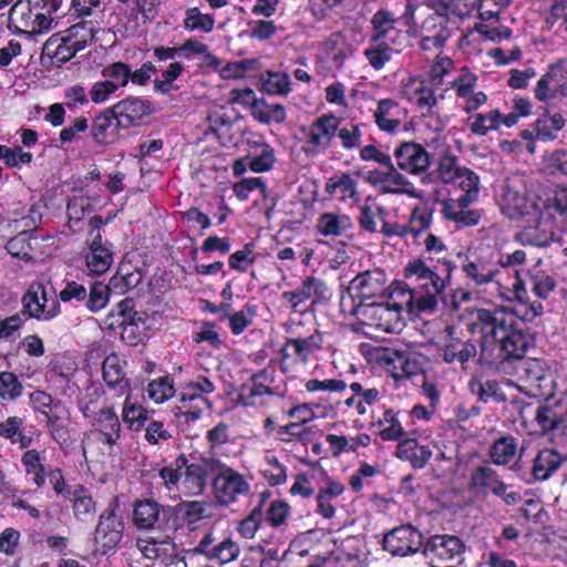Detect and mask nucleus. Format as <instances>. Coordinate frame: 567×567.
I'll return each instance as SVG.
<instances>
[{
    "label": "nucleus",
    "instance_id": "f257e3e1",
    "mask_svg": "<svg viewBox=\"0 0 567 567\" xmlns=\"http://www.w3.org/2000/svg\"><path fill=\"white\" fill-rule=\"evenodd\" d=\"M470 329L481 334L477 363L483 367L498 368L504 362L523 360L529 347L528 337L505 308L477 309Z\"/></svg>",
    "mask_w": 567,
    "mask_h": 567
},
{
    "label": "nucleus",
    "instance_id": "f03ea898",
    "mask_svg": "<svg viewBox=\"0 0 567 567\" xmlns=\"http://www.w3.org/2000/svg\"><path fill=\"white\" fill-rule=\"evenodd\" d=\"M445 266H434L431 259H413L404 268V276L415 286L410 292V303L420 312H433L446 286Z\"/></svg>",
    "mask_w": 567,
    "mask_h": 567
},
{
    "label": "nucleus",
    "instance_id": "7ed1b4c3",
    "mask_svg": "<svg viewBox=\"0 0 567 567\" xmlns=\"http://www.w3.org/2000/svg\"><path fill=\"white\" fill-rule=\"evenodd\" d=\"M133 522L138 529H157L162 533L176 532L175 509L151 498L135 502Z\"/></svg>",
    "mask_w": 567,
    "mask_h": 567
},
{
    "label": "nucleus",
    "instance_id": "20e7f679",
    "mask_svg": "<svg viewBox=\"0 0 567 567\" xmlns=\"http://www.w3.org/2000/svg\"><path fill=\"white\" fill-rule=\"evenodd\" d=\"M94 38L93 29L84 23H76L68 29V34L62 38L53 37L47 40L43 52L55 59L59 64L69 62L78 52L83 51Z\"/></svg>",
    "mask_w": 567,
    "mask_h": 567
},
{
    "label": "nucleus",
    "instance_id": "39448f33",
    "mask_svg": "<svg viewBox=\"0 0 567 567\" xmlns=\"http://www.w3.org/2000/svg\"><path fill=\"white\" fill-rule=\"evenodd\" d=\"M431 567H456L464 560L465 545L454 535H433L423 546Z\"/></svg>",
    "mask_w": 567,
    "mask_h": 567
},
{
    "label": "nucleus",
    "instance_id": "423d86ee",
    "mask_svg": "<svg viewBox=\"0 0 567 567\" xmlns=\"http://www.w3.org/2000/svg\"><path fill=\"white\" fill-rule=\"evenodd\" d=\"M501 208L503 214L511 219L537 216L539 212L535 198L527 194L525 186L511 181L504 186Z\"/></svg>",
    "mask_w": 567,
    "mask_h": 567
},
{
    "label": "nucleus",
    "instance_id": "0eeeda50",
    "mask_svg": "<svg viewBox=\"0 0 567 567\" xmlns=\"http://www.w3.org/2000/svg\"><path fill=\"white\" fill-rule=\"evenodd\" d=\"M214 391V383L207 377L199 375L184 388L181 393L183 405L178 409L187 420H196L205 409H212V402L206 398V394Z\"/></svg>",
    "mask_w": 567,
    "mask_h": 567
},
{
    "label": "nucleus",
    "instance_id": "6e6552de",
    "mask_svg": "<svg viewBox=\"0 0 567 567\" xmlns=\"http://www.w3.org/2000/svg\"><path fill=\"white\" fill-rule=\"evenodd\" d=\"M22 313L38 320H50L60 312V303L52 299L49 303L48 292L42 282H32L22 296Z\"/></svg>",
    "mask_w": 567,
    "mask_h": 567
},
{
    "label": "nucleus",
    "instance_id": "1a4fd4ad",
    "mask_svg": "<svg viewBox=\"0 0 567 567\" xmlns=\"http://www.w3.org/2000/svg\"><path fill=\"white\" fill-rule=\"evenodd\" d=\"M534 93L540 102L567 96V70L563 60L549 65L547 72L538 80Z\"/></svg>",
    "mask_w": 567,
    "mask_h": 567
},
{
    "label": "nucleus",
    "instance_id": "9d476101",
    "mask_svg": "<svg viewBox=\"0 0 567 567\" xmlns=\"http://www.w3.org/2000/svg\"><path fill=\"white\" fill-rule=\"evenodd\" d=\"M422 547V534L411 525L393 528L383 537V548L393 556H408Z\"/></svg>",
    "mask_w": 567,
    "mask_h": 567
},
{
    "label": "nucleus",
    "instance_id": "9b49d317",
    "mask_svg": "<svg viewBox=\"0 0 567 567\" xmlns=\"http://www.w3.org/2000/svg\"><path fill=\"white\" fill-rule=\"evenodd\" d=\"M213 485L218 501L226 505L235 503L239 496L247 495L250 489L249 483L231 467L225 468L219 476H215Z\"/></svg>",
    "mask_w": 567,
    "mask_h": 567
},
{
    "label": "nucleus",
    "instance_id": "f8f14e48",
    "mask_svg": "<svg viewBox=\"0 0 567 567\" xmlns=\"http://www.w3.org/2000/svg\"><path fill=\"white\" fill-rule=\"evenodd\" d=\"M123 529L124 525L115 515L114 509L102 513L94 536L96 550L105 555L113 549L122 539Z\"/></svg>",
    "mask_w": 567,
    "mask_h": 567
},
{
    "label": "nucleus",
    "instance_id": "ddd939ff",
    "mask_svg": "<svg viewBox=\"0 0 567 567\" xmlns=\"http://www.w3.org/2000/svg\"><path fill=\"white\" fill-rule=\"evenodd\" d=\"M117 116V125L122 128L138 126L141 121L154 112V107L148 100L128 96L118 101L113 106Z\"/></svg>",
    "mask_w": 567,
    "mask_h": 567
},
{
    "label": "nucleus",
    "instance_id": "4468645a",
    "mask_svg": "<svg viewBox=\"0 0 567 567\" xmlns=\"http://www.w3.org/2000/svg\"><path fill=\"white\" fill-rule=\"evenodd\" d=\"M9 25L17 34L33 37L45 32L30 0H18L10 9Z\"/></svg>",
    "mask_w": 567,
    "mask_h": 567
},
{
    "label": "nucleus",
    "instance_id": "2eb2a0df",
    "mask_svg": "<svg viewBox=\"0 0 567 567\" xmlns=\"http://www.w3.org/2000/svg\"><path fill=\"white\" fill-rule=\"evenodd\" d=\"M398 167L409 174L420 175L430 166V155L425 148L414 142L402 143L394 152Z\"/></svg>",
    "mask_w": 567,
    "mask_h": 567
},
{
    "label": "nucleus",
    "instance_id": "dca6fc26",
    "mask_svg": "<svg viewBox=\"0 0 567 567\" xmlns=\"http://www.w3.org/2000/svg\"><path fill=\"white\" fill-rule=\"evenodd\" d=\"M136 547L146 559L166 563L177 556V545L167 533L162 538H138Z\"/></svg>",
    "mask_w": 567,
    "mask_h": 567
},
{
    "label": "nucleus",
    "instance_id": "f3484780",
    "mask_svg": "<svg viewBox=\"0 0 567 567\" xmlns=\"http://www.w3.org/2000/svg\"><path fill=\"white\" fill-rule=\"evenodd\" d=\"M385 276L380 270H367L359 274L350 284V291L353 297H359L361 301L381 296L384 291Z\"/></svg>",
    "mask_w": 567,
    "mask_h": 567
},
{
    "label": "nucleus",
    "instance_id": "a211bd4d",
    "mask_svg": "<svg viewBox=\"0 0 567 567\" xmlns=\"http://www.w3.org/2000/svg\"><path fill=\"white\" fill-rule=\"evenodd\" d=\"M117 116L110 106L96 115L91 126V135L97 144H112L118 138Z\"/></svg>",
    "mask_w": 567,
    "mask_h": 567
},
{
    "label": "nucleus",
    "instance_id": "6ab92c4d",
    "mask_svg": "<svg viewBox=\"0 0 567 567\" xmlns=\"http://www.w3.org/2000/svg\"><path fill=\"white\" fill-rule=\"evenodd\" d=\"M340 122L341 120L333 114L319 116L310 125L308 142L316 147L329 148L339 128Z\"/></svg>",
    "mask_w": 567,
    "mask_h": 567
},
{
    "label": "nucleus",
    "instance_id": "aec40b11",
    "mask_svg": "<svg viewBox=\"0 0 567 567\" xmlns=\"http://www.w3.org/2000/svg\"><path fill=\"white\" fill-rule=\"evenodd\" d=\"M113 264V254L111 249L102 243L101 233L95 234L90 244V250L86 254V266L89 270L96 275L105 274Z\"/></svg>",
    "mask_w": 567,
    "mask_h": 567
},
{
    "label": "nucleus",
    "instance_id": "412c9836",
    "mask_svg": "<svg viewBox=\"0 0 567 567\" xmlns=\"http://www.w3.org/2000/svg\"><path fill=\"white\" fill-rule=\"evenodd\" d=\"M395 455L410 462L413 468H423L432 457V451L429 446L420 445L414 439H405L399 442Z\"/></svg>",
    "mask_w": 567,
    "mask_h": 567
},
{
    "label": "nucleus",
    "instance_id": "4be33fe9",
    "mask_svg": "<svg viewBox=\"0 0 567 567\" xmlns=\"http://www.w3.org/2000/svg\"><path fill=\"white\" fill-rule=\"evenodd\" d=\"M471 486L485 493L491 491L501 496L507 491V485L498 480L496 471L488 464L476 467L471 475Z\"/></svg>",
    "mask_w": 567,
    "mask_h": 567
},
{
    "label": "nucleus",
    "instance_id": "5701e85b",
    "mask_svg": "<svg viewBox=\"0 0 567 567\" xmlns=\"http://www.w3.org/2000/svg\"><path fill=\"white\" fill-rule=\"evenodd\" d=\"M395 23L396 19L391 11L385 9L378 10L371 19L373 28L371 41L381 42L389 39L392 43H395V37H400L401 34L395 28Z\"/></svg>",
    "mask_w": 567,
    "mask_h": 567
},
{
    "label": "nucleus",
    "instance_id": "b1692460",
    "mask_svg": "<svg viewBox=\"0 0 567 567\" xmlns=\"http://www.w3.org/2000/svg\"><path fill=\"white\" fill-rule=\"evenodd\" d=\"M124 364L125 362H122L115 353L107 355L102 364L103 380L105 383L112 389L118 388L123 393L130 391V382L125 379V372L123 370Z\"/></svg>",
    "mask_w": 567,
    "mask_h": 567
},
{
    "label": "nucleus",
    "instance_id": "393cba45",
    "mask_svg": "<svg viewBox=\"0 0 567 567\" xmlns=\"http://www.w3.org/2000/svg\"><path fill=\"white\" fill-rule=\"evenodd\" d=\"M477 354L476 346L467 340L452 338L442 349V359L446 363L460 362L463 367Z\"/></svg>",
    "mask_w": 567,
    "mask_h": 567
},
{
    "label": "nucleus",
    "instance_id": "a878e982",
    "mask_svg": "<svg viewBox=\"0 0 567 567\" xmlns=\"http://www.w3.org/2000/svg\"><path fill=\"white\" fill-rule=\"evenodd\" d=\"M352 227V220L346 214L324 213L317 223V228L323 236H342L351 230Z\"/></svg>",
    "mask_w": 567,
    "mask_h": 567
},
{
    "label": "nucleus",
    "instance_id": "bb28decb",
    "mask_svg": "<svg viewBox=\"0 0 567 567\" xmlns=\"http://www.w3.org/2000/svg\"><path fill=\"white\" fill-rule=\"evenodd\" d=\"M440 19L439 16L433 14L429 17L425 22L422 25V29L425 32H431V29H435L432 34L423 35L421 39V48L423 50H431L433 48L441 49L443 48L445 41L450 37V30L441 22L436 23V21Z\"/></svg>",
    "mask_w": 567,
    "mask_h": 567
},
{
    "label": "nucleus",
    "instance_id": "cd10ccee",
    "mask_svg": "<svg viewBox=\"0 0 567 567\" xmlns=\"http://www.w3.org/2000/svg\"><path fill=\"white\" fill-rule=\"evenodd\" d=\"M563 458L556 450L545 449L534 460L533 475L538 481L547 480L561 465Z\"/></svg>",
    "mask_w": 567,
    "mask_h": 567
},
{
    "label": "nucleus",
    "instance_id": "c85d7f7f",
    "mask_svg": "<svg viewBox=\"0 0 567 567\" xmlns=\"http://www.w3.org/2000/svg\"><path fill=\"white\" fill-rule=\"evenodd\" d=\"M287 348L293 349V354L303 363L309 360L310 354L321 348V338L317 334L307 338L288 339L282 349V359L288 357Z\"/></svg>",
    "mask_w": 567,
    "mask_h": 567
},
{
    "label": "nucleus",
    "instance_id": "c756f323",
    "mask_svg": "<svg viewBox=\"0 0 567 567\" xmlns=\"http://www.w3.org/2000/svg\"><path fill=\"white\" fill-rule=\"evenodd\" d=\"M565 125V120L559 113L549 115L547 110L534 123L536 137L543 141H553L556 138V132Z\"/></svg>",
    "mask_w": 567,
    "mask_h": 567
},
{
    "label": "nucleus",
    "instance_id": "7c9ffc66",
    "mask_svg": "<svg viewBox=\"0 0 567 567\" xmlns=\"http://www.w3.org/2000/svg\"><path fill=\"white\" fill-rule=\"evenodd\" d=\"M175 509L176 514V530L181 527V516L183 520L192 527L200 519L206 517L207 507L204 503L192 501V502H183L176 506H172Z\"/></svg>",
    "mask_w": 567,
    "mask_h": 567
},
{
    "label": "nucleus",
    "instance_id": "2f4dec72",
    "mask_svg": "<svg viewBox=\"0 0 567 567\" xmlns=\"http://www.w3.org/2000/svg\"><path fill=\"white\" fill-rule=\"evenodd\" d=\"M34 11H37L40 23L45 30L50 31L53 28L55 19L60 18L59 12L62 8L63 0H30Z\"/></svg>",
    "mask_w": 567,
    "mask_h": 567
},
{
    "label": "nucleus",
    "instance_id": "473e14b6",
    "mask_svg": "<svg viewBox=\"0 0 567 567\" xmlns=\"http://www.w3.org/2000/svg\"><path fill=\"white\" fill-rule=\"evenodd\" d=\"M379 182L382 183V192L385 194L405 193V187L410 185L408 178L402 175L393 165L385 171L379 172Z\"/></svg>",
    "mask_w": 567,
    "mask_h": 567
},
{
    "label": "nucleus",
    "instance_id": "72a5a7b5",
    "mask_svg": "<svg viewBox=\"0 0 567 567\" xmlns=\"http://www.w3.org/2000/svg\"><path fill=\"white\" fill-rule=\"evenodd\" d=\"M470 389L484 403L489 401L502 403L506 401L505 393L502 391L499 384L494 380H487L485 382L472 380L470 381Z\"/></svg>",
    "mask_w": 567,
    "mask_h": 567
},
{
    "label": "nucleus",
    "instance_id": "f704fd0d",
    "mask_svg": "<svg viewBox=\"0 0 567 567\" xmlns=\"http://www.w3.org/2000/svg\"><path fill=\"white\" fill-rule=\"evenodd\" d=\"M396 106L398 104L391 99L379 101L378 109L374 112V118L380 130L392 133L399 127L400 120L392 117V111Z\"/></svg>",
    "mask_w": 567,
    "mask_h": 567
},
{
    "label": "nucleus",
    "instance_id": "c9c22d12",
    "mask_svg": "<svg viewBox=\"0 0 567 567\" xmlns=\"http://www.w3.org/2000/svg\"><path fill=\"white\" fill-rule=\"evenodd\" d=\"M516 454V443L513 436H502L491 446L489 455L494 464L506 465Z\"/></svg>",
    "mask_w": 567,
    "mask_h": 567
},
{
    "label": "nucleus",
    "instance_id": "e433bc0d",
    "mask_svg": "<svg viewBox=\"0 0 567 567\" xmlns=\"http://www.w3.org/2000/svg\"><path fill=\"white\" fill-rule=\"evenodd\" d=\"M535 421L540 430L545 432L554 431L564 422L563 415L558 412L556 405L540 404L535 412Z\"/></svg>",
    "mask_w": 567,
    "mask_h": 567
},
{
    "label": "nucleus",
    "instance_id": "4c0bfd02",
    "mask_svg": "<svg viewBox=\"0 0 567 567\" xmlns=\"http://www.w3.org/2000/svg\"><path fill=\"white\" fill-rule=\"evenodd\" d=\"M370 198H367L360 208L359 224L365 231L373 233L377 230L378 221H383L388 212L383 206H375L369 204Z\"/></svg>",
    "mask_w": 567,
    "mask_h": 567
},
{
    "label": "nucleus",
    "instance_id": "58836bf2",
    "mask_svg": "<svg viewBox=\"0 0 567 567\" xmlns=\"http://www.w3.org/2000/svg\"><path fill=\"white\" fill-rule=\"evenodd\" d=\"M104 441L113 445L120 437L121 423L112 409L102 410L97 419Z\"/></svg>",
    "mask_w": 567,
    "mask_h": 567
},
{
    "label": "nucleus",
    "instance_id": "ea45409f",
    "mask_svg": "<svg viewBox=\"0 0 567 567\" xmlns=\"http://www.w3.org/2000/svg\"><path fill=\"white\" fill-rule=\"evenodd\" d=\"M324 189L329 195L339 193L342 197L350 198L358 194L355 181L347 173L330 177L326 183Z\"/></svg>",
    "mask_w": 567,
    "mask_h": 567
},
{
    "label": "nucleus",
    "instance_id": "a19ab883",
    "mask_svg": "<svg viewBox=\"0 0 567 567\" xmlns=\"http://www.w3.org/2000/svg\"><path fill=\"white\" fill-rule=\"evenodd\" d=\"M101 74L106 81L113 82L118 90L127 85L130 76H132V69L128 64L118 61L104 65Z\"/></svg>",
    "mask_w": 567,
    "mask_h": 567
},
{
    "label": "nucleus",
    "instance_id": "79ce46f5",
    "mask_svg": "<svg viewBox=\"0 0 567 567\" xmlns=\"http://www.w3.org/2000/svg\"><path fill=\"white\" fill-rule=\"evenodd\" d=\"M442 213L446 219L454 221L458 227L475 226L481 220V213L477 209H456L453 206H443Z\"/></svg>",
    "mask_w": 567,
    "mask_h": 567
},
{
    "label": "nucleus",
    "instance_id": "37998d69",
    "mask_svg": "<svg viewBox=\"0 0 567 567\" xmlns=\"http://www.w3.org/2000/svg\"><path fill=\"white\" fill-rule=\"evenodd\" d=\"M215 20L210 14L202 13L198 8H189L186 10L184 27L190 31H202L205 33L214 29Z\"/></svg>",
    "mask_w": 567,
    "mask_h": 567
},
{
    "label": "nucleus",
    "instance_id": "c03bdc74",
    "mask_svg": "<svg viewBox=\"0 0 567 567\" xmlns=\"http://www.w3.org/2000/svg\"><path fill=\"white\" fill-rule=\"evenodd\" d=\"M240 547L231 538H225L209 550V559H215L220 564H228L239 557Z\"/></svg>",
    "mask_w": 567,
    "mask_h": 567
},
{
    "label": "nucleus",
    "instance_id": "a18cd8bd",
    "mask_svg": "<svg viewBox=\"0 0 567 567\" xmlns=\"http://www.w3.org/2000/svg\"><path fill=\"white\" fill-rule=\"evenodd\" d=\"M184 475L185 480L182 482V485L185 493L196 495L204 491L207 477L204 475L200 466H197L196 463L188 465Z\"/></svg>",
    "mask_w": 567,
    "mask_h": 567
},
{
    "label": "nucleus",
    "instance_id": "49530a36",
    "mask_svg": "<svg viewBox=\"0 0 567 567\" xmlns=\"http://www.w3.org/2000/svg\"><path fill=\"white\" fill-rule=\"evenodd\" d=\"M262 90L268 94L286 95L290 92V78L287 73L268 71L262 78Z\"/></svg>",
    "mask_w": 567,
    "mask_h": 567
},
{
    "label": "nucleus",
    "instance_id": "de8ad7c7",
    "mask_svg": "<svg viewBox=\"0 0 567 567\" xmlns=\"http://www.w3.org/2000/svg\"><path fill=\"white\" fill-rule=\"evenodd\" d=\"M374 43L365 49L364 55L374 70H381L391 60L393 50L386 41Z\"/></svg>",
    "mask_w": 567,
    "mask_h": 567
},
{
    "label": "nucleus",
    "instance_id": "09e8293b",
    "mask_svg": "<svg viewBox=\"0 0 567 567\" xmlns=\"http://www.w3.org/2000/svg\"><path fill=\"white\" fill-rule=\"evenodd\" d=\"M73 511L76 518L90 520L95 514V503L90 495L81 488L73 492Z\"/></svg>",
    "mask_w": 567,
    "mask_h": 567
},
{
    "label": "nucleus",
    "instance_id": "8fccbe9b",
    "mask_svg": "<svg viewBox=\"0 0 567 567\" xmlns=\"http://www.w3.org/2000/svg\"><path fill=\"white\" fill-rule=\"evenodd\" d=\"M257 315V308L254 305H246L241 310L229 316V327L234 334H240L249 327Z\"/></svg>",
    "mask_w": 567,
    "mask_h": 567
},
{
    "label": "nucleus",
    "instance_id": "3c124183",
    "mask_svg": "<svg viewBox=\"0 0 567 567\" xmlns=\"http://www.w3.org/2000/svg\"><path fill=\"white\" fill-rule=\"evenodd\" d=\"M501 118L502 114L498 110L486 114H477L471 125V130L473 133L485 135L488 131L499 127Z\"/></svg>",
    "mask_w": 567,
    "mask_h": 567
},
{
    "label": "nucleus",
    "instance_id": "603ef678",
    "mask_svg": "<svg viewBox=\"0 0 567 567\" xmlns=\"http://www.w3.org/2000/svg\"><path fill=\"white\" fill-rule=\"evenodd\" d=\"M326 284L316 277H307L301 286L296 289L300 303L311 299L312 297H321L326 292Z\"/></svg>",
    "mask_w": 567,
    "mask_h": 567
},
{
    "label": "nucleus",
    "instance_id": "864d4df0",
    "mask_svg": "<svg viewBox=\"0 0 567 567\" xmlns=\"http://www.w3.org/2000/svg\"><path fill=\"white\" fill-rule=\"evenodd\" d=\"M254 243H247L241 250H237L229 256V266L240 272H245L250 265L255 262Z\"/></svg>",
    "mask_w": 567,
    "mask_h": 567
},
{
    "label": "nucleus",
    "instance_id": "5fc2aeb1",
    "mask_svg": "<svg viewBox=\"0 0 567 567\" xmlns=\"http://www.w3.org/2000/svg\"><path fill=\"white\" fill-rule=\"evenodd\" d=\"M262 522V511L260 505L255 507L250 514L241 519L238 525V533L246 539L255 537L256 532L260 527Z\"/></svg>",
    "mask_w": 567,
    "mask_h": 567
},
{
    "label": "nucleus",
    "instance_id": "6e6d98bb",
    "mask_svg": "<svg viewBox=\"0 0 567 567\" xmlns=\"http://www.w3.org/2000/svg\"><path fill=\"white\" fill-rule=\"evenodd\" d=\"M111 288L103 282H94L91 285L86 307L91 311H99L105 307L109 300Z\"/></svg>",
    "mask_w": 567,
    "mask_h": 567
},
{
    "label": "nucleus",
    "instance_id": "4d7b16f0",
    "mask_svg": "<svg viewBox=\"0 0 567 567\" xmlns=\"http://www.w3.org/2000/svg\"><path fill=\"white\" fill-rule=\"evenodd\" d=\"M379 424L381 426L389 424L388 426H384L380 432V436L384 441L398 440L403 434V427L396 420L392 410H386L384 412L383 419L379 421Z\"/></svg>",
    "mask_w": 567,
    "mask_h": 567
},
{
    "label": "nucleus",
    "instance_id": "13d9d810",
    "mask_svg": "<svg viewBox=\"0 0 567 567\" xmlns=\"http://www.w3.org/2000/svg\"><path fill=\"white\" fill-rule=\"evenodd\" d=\"M463 167L457 165V158L453 155H444L439 163V175L444 183L457 181Z\"/></svg>",
    "mask_w": 567,
    "mask_h": 567
},
{
    "label": "nucleus",
    "instance_id": "bf43d9fd",
    "mask_svg": "<svg viewBox=\"0 0 567 567\" xmlns=\"http://www.w3.org/2000/svg\"><path fill=\"white\" fill-rule=\"evenodd\" d=\"M22 392V384L12 372L0 373V395L7 400L18 398Z\"/></svg>",
    "mask_w": 567,
    "mask_h": 567
},
{
    "label": "nucleus",
    "instance_id": "052dcab7",
    "mask_svg": "<svg viewBox=\"0 0 567 567\" xmlns=\"http://www.w3.org/2000/svg\"><path fill=\"white\" fill-rule=\"evenodd\" d=\"M533 291L539 299H547L549 293L554 291L556 282L554 278L544 272H537L530 276Z\"/></svg>",
    "mask_w": 567,
    "mask_h": 567
},
{
    "label": "nucleus",
    "instance_id": "680f3d73",
    "mask_svg": "<svg viewBox=\"0 0 567 567\" xmlns=\"http://www.w3.org/2000/svg\"><path fill=\"white\" fill-rule=\"evenodd\" d=\"M147 392L151 399L161 403L174 395V386L167 379H159L148 384Z\"/></svg>",
    "mask_w": 567,
    "mask_h": 567
},
{
    "label": "nucleus",
    "instance_id": "e2e57ef3",
    "mask_svg": "<svg viewBox=\"0 0 567 567\" xmlns=\"http://www.w3.org/2000/svg\"><path fill=\"white\" fill-rule=\"evenodd\" d=\"M30 233L21 231L16 237L7 243V250L10 255L19 258H24L29 255L30 250Z\"/></svg>",
    "mask_w": 567,
    "mask_h": 567
},
{
    "label": "nucleus",
    "instance_id": "0e129e2a",
    "mask_svg": "<svg viewBox=\"0 0 567 567\" xmlns=\"http://www.w3.org/2000/svg\"><path fill=\"white\" fill-rule=\"evenodd\" d=\"M255 189H259L262 195H265L267 190L266 185L260 177L244 178L234 185V193L241 200L247 199L248 194Z\"/></svg>",
    "mask_w": 567,
    "mask_h": 567
},
{
    "label": "nucleus",
    "instance_id": "69168bd1",
    "mask_svg": "<svg viewBox=\"0 0 567 567\" xmlns=\"http://www.w3.org/2000/svg\"><path fill=\"white\" fill-rule=\"evenodd\" d=\"M123 420L130 427L138 431L147 421V413L142 406L125 405L123 410Z\"/></svg>",
    "mask_w": 567,
    "mask_h": 567
},
{
    "label": "nucleus",
    "instance_id": "338daca9",
    "mask_svg": "<svg viewBox=\"0 0 567 567\" xmlns=\"http://www.w3.org/2000/svg\"><path fill=\"white\" fill-rule=\"evenodd\" d=\"M463 270L476 285H484L492 281L495 274L492 269L483 265L480 266L473 261L465 264Z\"/></svg>",
    "mask_w": 567,
    "mask_h": 567
},
{
    "label": "nucleus",
    "instance_id": "774afa93",
    "mask_svg": "<svg viewBox=\"0 0 567 567\" xmlns=\"http://www.w3.org/2000/svg\"><path fill=\"white\" fill-rule=\"evenodd\" d=\"M337 134L342 146L347 150H351L360 145L361 130L357 124L339 127L337 130Z\"/></svg>",
    "mask_w": 567,
    "mask_h": 567
}]
</instances>
